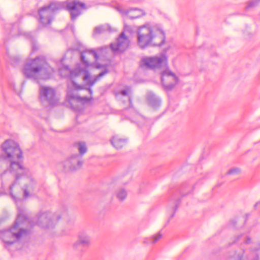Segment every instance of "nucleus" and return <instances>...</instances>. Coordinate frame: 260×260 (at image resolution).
<instances>
[{
  "mask_svg": "<svg viewBox=\"0 0 260 260\" xmlns=\"http://www.w3.org/2000/svg\"><path fill=\"white\" fill-rule=\"evenodd\" d=\"M2 148L7 159L10 162V171L16 173V181L10 187L12 197L15 199L18 195L17 183L22 185L24 197H29L36 186V183L29 170L17 161L22 155L18 145L14 141L7 140L3 144Z\"/></svg>",
  "mask_w": 260,
  "mask_h": 260,
  "instance_id": "obj_1",
  "label": "nucleus"
},
{
  "mask_svg": "<svg viewBox=\"0 0 260 260\" xmlns=\"http://www.w3.org/2000/svg\"><path fill=\"white\" fill-rule=\"evenodd\" d=\"M97 69H103L99 74L94 78L91 77L86 69H84L81 65L77 64L75 69L70 70L68 66H63L59 69V71L61 76L63 77L69 76L71 80V84L69 85L67 92V97L71 99H74L77 101H87L86 97H80L78 95L76 90L82 89V86L78 84L74 81L76 78H81L89 85H93L98 79L105 75L108 72L107 67L105 65L100 64H96Z\"/></svg>",
  "mask_w": 260,
  "mask_h": 260,
  "instance_id": "obj_2",
  "label": "nucleus"
},
{
  "mask_svg": "<svg viewBox=\"0 0 260 260\" xmlns=\"http://www.w3.org/2000/svg\"><path fill=\"white\" fill-rule=\"evenodd\" d=\"M136 33L137 44L141 49L149 46H158L165 41V35L162 29L151 23L139 26Z\"/></svg>",
  "mask_w": 260,
  "mask_h": 260,
  "instance_id": "obj_3",
  "label": "nucleus"
},
{
  "mask_svg": "<svg viewBox=\"0 0 260 260\" xmlns=\"http://www.w3.org/2000/svg\"><path fill=\"white\" fill-rule=\"evenodd\" d=\"M28 223V220L21 213L20 208H18L17 217L13 225L1 233L0 237L5 246L14 244L28 234L29 230L26 226Z\"/></svg>",
  "mask_w": 260,
  "mask_h": 260,
  "instance_id": "obj_4",
  "label": "nucleus"
},
{
  "mask_svg": "<svg viewBox=\"0 0 260 260\" xmlns=\"http://www.w3.org/2000/svg\"><path fill=\"white\" fill-rule=\"evenodd\" d=\"M27 77L34 79H47L54 72L43 57H36L25 63L22 70Z\"/></svg>",
  "mask_w": 260,
  "mask_h": 260,
  "instance_id": "obj_5",
  "label": "nucleus"
},
{
  "mask_svg": "<svg viewBox=\"0 0 260 260\" xmlns=\"http://www.w3.org/2000/svg\"><path fill=\"white\" fill-rule=\"evenodd\" d=\"M20 212L24 215L25 218L28 221L26 225L28 229L29 228L35 224L42 229H52L54 228L60 218L59 215L58 214H55L49 211H42L38 213L33 221H31L26 217V214L23 210L20 209Z\"/></svg>",
  "mask_w": 260,
  "mask_h": 260,
  "instance_id": "obj_6",
  "label": "nucleus"
},
{
  "mask_svg": "<svg viewBox=\"0 0 260 260\" xmlns=\"http://www.w3.org/2000/svg\"><path fill=\"white\" fill-rule=\"evenodd\" d=\"M168 65V58L164 54L154 56H146L141 59L140 66L154 70H163Z\"/></svg>",
  "mask_w": 260,
  "mask_h": 260,
  "instance_id": "obj_7",
  "label": "nucleus"
},
{
  "mask_svg": "<svg viewBox=\"0 0 260 260\" xmlns=\"http://www.w3.org/2000/svg\"><path fill=\"white\" fill-rule=\"evenodd\" d=\"M62 8L63 6L60 3L53 2L41 8L39 11L41 22L44 25L49 24L53 14Z\"/></svg>",
  "mask_w": 260,
  "mask_h": 260,
  "instance_id": "obj_8",
  "label": "nucleus"
},
{
  "mask_svg": "<svg viewBox=\"0 0 260 260\" xmlns=\"http://www.w3.org/2000/svg\"><path fill=\"white\" fill-rule=\"evenodd\" d=\"M132 29L130 26L124 25V31L122 32L120 36L117 38L116 42L111 44V48L114 51H124L128 47L129 40L126 36L127 32H131Z\"/></svg>",
  "mask_w": 260,
  "mask_h": 260,
  "instance_id": "obj_9",
  "label": "nucleus"
},
{
  "mask_svg": "<svg viewBox=\"0 0 260 260\" xmlns=\"http://www.w3.org/2000/svg\"><path fill=\"white\" fill-rule=\"evenodd\" d=\"M160 74L162 84L166 90L172 89L178 83V77L167 67L160 72Z\"/></svg>",
  "mask_w": 260,
  "mask_h": 260,
  "instance_id": "obj_10",
  "label": "nucleus"
},
{
  "mask_svg": "<svg viewBox=\"0 0 260 260\" xmlns=\"http://www.w3.org/2000/svg\"><path fill=\"white\" fill-rule=\"evenodd\" d=\"M40 95V100L44 104L54 105L58 101L54 89L49 86H41Z\"/></svg>",
  "mask_w": 260,
  "mask_h": 260,
  "instance_id": "obj_11",
  "label": "nucleus"
},
{
  "mask_svg": "<svg viewBox=\"0 0 260 260\" xmlns=\"http://www.w3.org/2000/svg\"><path fill=\"white\" fill-rule=\"evenodd\" d=\"M83 162L81 156L78 154L71 156L63 162V167L67 171H75L80 169Z\"/></svg>",
  "mask_w": 260,
  "mask_h": 260,
  "instance_id": "obj_12",
  "label": "nucleus"
},
{
  "mask_svg": "<svg viewBox=\"0 0 260 260\" xmlns=\"http://www.w3.org/2000/svg\"><path fill=\"white\" fill-rule=\"evenodd\" d=\"M67 7L70 11L71 17L72 20L76 19L81 14V11L86 9L84 3L76 1L69 3Z\"/></svg>",
  "mask_w": 260,
  "mask_h": 260,
  "instance_id": "obj_13",
  "label": "nucleus"
},
{
  "mask_svg": "<svg viewBox=\"0 0 260 260\" xmlns=\"http://www.w3.org/2000/svg\"><path fill=\"white\" fill-rule=\"evenodd\" d=\"M91 244V238L90 236L85 232H81L78 235V240L73 244V248L75 250H79L80 246L83 247H88Z\"/></svg>",
  "mask_w": 260,
  "mask_h": 260,
  "instance_id": "obj_14",
  "label": "nucleus"
},
{
  "mask_svg": "<svg viewBox=\"0 0 260 260\" xmlns=\"http://www.w3.org/2000/svg\"><path fill=\"white\" fill-rule=\"evenodd\" d=\"M117 10L122 16H126L131 19L137 18L145 14L143 10L138 8L124 9L121 7H118Z\"/></svg>",
  "mask_w": 260,
  "mask_h": 260,
  "instance_id": "obj_15",
  "label": "nucleus"
},
{
  "mask_svg": "<svg viewBox=\"0 0 260 260\" xmlns=\"http://www.w3.org/2000/svg\"><path fill=\"white\" fill-rule=\"evenodd\" d=\"M98 59L96 53L93 50H85L81 54V59L86 67L91 65L92 62Z\"/></svg>",
  "mask_w": 260,
  "mask_h": 260,
  "instance_id": "obj_16",
  "label": "nucleus"
},
{
  "mask_svg": "<svg viewBox=\"0 0 260 260\" xmlns=\"http://www.w3.org/2000/svg\"><path fill=\"white\" fill-rule=\"evenodd\" d=\"M132 94V91L131 88L129 87H127L117 92L116 94V96L119 100L128 101L129 105L131 106Z\"/></svg>",
  "mask_w": 260,
  "mask_h": 260,
  "instance_id": "obj_17",
  "label": "nucleus"
},
{
  "mask_svg": "<svg viewBox=\"0 0 260 260\" xmlns=\"http://www.w3.org/2000/svg\"><path fill=\"white\" fill-rule=\"evenodd\" d=\"M110 142L113 146L116 149H120L126 144V140L118 135L113 136Z\"/></svg>",
  "mask_w": 260,
  "mask_h": 260,
  "instance_id": "obj_18",
  "label": "nucleus"
},
{
  "mask_svg": "<svg viewBox=\"0 0 260 260\" xmlns=\"http://www.w3.org/2000/svg\"><path fill=\"white\" fill-rule=\"evenodd\" d=\"M112 28L108 24H104L95 27L93 31V35L100 34L106 31L111 32Z\"/></svg>",
  "mask_w": 260,
  "mask_h": 260,
  "instance_id": "obj_19",
  "label": "nucleus"
},
{
  "mask_svg": "<svg viewBox=\"0 0 260 260\" xmlns=\"http://www.w3.org/2000/svg\"><path fill=\"white\" fill-rule=\"evenodd\" d=\"M148 101L149 104L154 108L157 107L160 103L159 99L151 93L148 95Z\"/></svg>",
  "mask_w": 260,
  "mask_h": 260,
  "instance_id": "obj_20",
  "label": "nucleus"
},
{
  "mask_svg": "<svg viewBox=\"0 0 260 260\" xmlns=\"http://www.w3.org/2000/svg\"><path fill=\"white\" fill-rule=\"evenodd\" d=\"M244 252V251L243 250L240 252H236L234 255V257L239 260H258L257 256L254 258H252V256H250L249 257L245 256V258L243 259Z\"/></svg>",
  "mask_w": 260,
  "mask_h": 260,
  "instance_id": "obj_21",
  "label": "nucleus"
},
{
  "mask_svg": "<svg viewBox=\"0 0 260 260\" xmlns=\"http://www.w3.org/2000/svg\"><path fill=\"white\" fill-rule=\"evenodd\" d=\"M241 241L245 244H249L251 243V239L250 237L245 235H241L235 237L234 242Z\"/></svg>",
  "mask_w": 260,
  "mask_h": 260,
  "instance_id": "obj_22",
  "label": "nucleus"
},
{
  "mask_svg": "<svg viewBox=\"0 0 260 260\" xmlns=\"http://www.w3.org/2000/svg\"><path fill=\"white\" fill-rule=\"evenodd\" d=\"M127 191L124 188L119 189L116 192V197L119 200L123 201L127 197Z\"/></svg>",
  "mask_w": 260,
  "mask_h": 260,
  "instance_id": "obj_23",
  "label": "nucleus"
},
{
  "mask_svg": "<svg viewBox=\"0 0 260 260\" xmlns=\"http://www.w3.org/2000/svg\"><path fill=\"white\" fill-rule=\"evenodd\" d=\"M260 4V0H250L247 3L245 7L246 10L253 9Z\"/></svg>",
  "mask_w": 260,
  "mask_h": 260,
  "instance_id": "obj_24",
  "label": "nucleus"
},
{
  "mask_svg": "<svg viewBox=\"0 0 260 260\" xmlns=\"http://www.w3.org/2000/svg\"><path fill=\"white\" fill-rule=\"evenodd\" d=\"M77 147L80 154H81V156L84 153L86 152L87 148L86 144L84 142H79L77 144Z\"/></svg>",
  "mask_w": 260,
  "mask_h": 260,
  "instance_id": "obj_25",
  "label": "nucleus"
},
{
  "mask_svg": "<svg viewBox=\"0 0 260 260\" xmlns=\"http://www.w3.org/2000/svg\"><path fill=\"white\" fill-rule=\"evenodd\" d=\"M241 170L239 168H233L230 169L227 172L229 175H237L240 174Z\"/></svg>",
  "mask_w": 260,
  "mask_h": 260,
  "instance_id": "obj_26",
  "label": "nucleus"
},
{
  "mask_svg": "<svg viewBox=\"0 0 260 260\" xmlns=\"http://www.w3.org/2000/svg\"><path fill=\"white\" fill-rule=\"evenodd\" d=\"M6 166L4 160H0V174L6 171Z\"/></svg>",
  "mask_w": 260,
  "mask_h": 260,
  "instance_id": "obj_27",
  "label": "nucleus"
},
{
  "mask_svg": "<svg viewBox=\"0 0 260 260\" xmlns=\"http://www.w3.org/2000/svg\"><path fill=\"white\" fill-rule=\"evenodd\" d=\"M161 237V235L160 233H157V234L154 235L152 238H151V239H153L152 243H155L157 242L158 240H159Z\"/></svg>",
  "mask_w": 260,
  "mask_h": 260,
  "instance_id": "obj_28",
  "label": "nucleus"
},
{
  "mask_svg": "<svg viewBox=\"0 0 260 260\" xmlns=\"http://www.w3.org/2000/svg\"><path fill=\"white\" fill-rule=\"evenodd\" d=\"M149 239L148 238H145L144 240V243H149Z\"/></svg>",
  "mask_w": 260,
  "mask_h": 260,
  "instance_id": "obj_29",
  "label": "nucleus"
},
{
  "mask_svg": "<svg viewBox=\"0 0 260 260\" xmlns=\"http://www.w3.org/2000/svg\"><path fill=\"white\" fill-rule=\"evenodd\" d=\"M259 249H260V244H258V247H257L256 248H253V250L256 251V250H258Z\"/></svg>",
  "mask_w": 260,
  "mask_h": 260,
  "instance_id": "obj_30",
  "label": "nucleus"
},
{
  "mask_svg": "<svg viewBox=\"0 0 260 260\" xmlns=\"http://www.w3.org/2000/svg\"><path fill=\"white\" fill-rule=\"evenodd\" d=\"M36 49H35V46H32V50H35Z\"/></svg>",
  "mask_w": 260,
  "mask_h": 260,
  "instance_id": "obj_31",
  "label": "nucleus"
},
{
  "mask_svg": "<svg viewBox=\"0 0 260 260\" xmlns=\"http://www.w3.org/2000/svg\"><path fill=\"white\" fill-rule=\"evenodd\" d=\"M89 90L90 92H91V89H89Z\"/></svg>",
  "mask_w": 260,
  "mask_h": 260,
  "instance_id": "obj_32",
  "label": "nucleus"
}]
</instances>
